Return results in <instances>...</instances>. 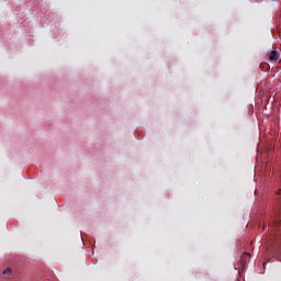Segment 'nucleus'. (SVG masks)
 <instances>
[{
	"label": "nucleus",
	"mask_w": 281,
	"mask_h": 281,
	"mask_svg": "<svg viewBox=\"0 0 281 281\" xmlns=\"http://www.w3.org/2000/svg\"><path fill=\"white\" fill-rule=\"evenodd\" d=\"M279 56H278V52L277 50H272L269 54V60H278Z\"/></svg>",
	"instance_id": "f257e3e1"
},
{
	"label": "nucleus",
	"mask_w": 281,
	"mask_h": 281,
	"mask_svg": "<svg viewBox=\"0 0 281 281\" xmlns=\"http://www.w3.org/2000/svg\"><path fill=\"white\" fill-rule=\"evenodd\" d=\"M272 225H273V227H276L277 229H281V220H273V221H272Z\"/></svg>",
	"instance_id": "f03ea898"
},
{
	"label": "nucleus",
	"mask_w": 281,
	"mask_h": 281,
	"mask_svg": "<svg viewBox=\"0 0 281 281\" xmlns=\"http://www.w3.org/2000/svg\"><path fill=\"white\" fill-rule=\"evenodd\" d=\"M277 202H278L279 207L281 209V189L277 193Z\"/></svg>",
	"instance_id": "7ed1b4c3"
},
{
	"label": "nucleus",
	"mask_w": 281,
	"mask_h": 281,
	"mask_svg": "<svg viewBox=\"0 0 281 281\" xmlns=\"http://www.w3.org/2000/svg\"><path fill=\"white\" fill-rule=\"evenodd\" d=\"M2 273H3V276H8L9 273H12V269L7 268V269L3 270Z\"/></svg>",
	"instance_id": "20e7f679"
}]
</instances>
